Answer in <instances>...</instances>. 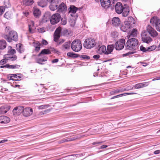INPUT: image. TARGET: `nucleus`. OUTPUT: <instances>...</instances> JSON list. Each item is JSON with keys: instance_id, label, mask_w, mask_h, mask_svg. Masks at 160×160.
Masks as SVG:
<instances>
[{"instance_id": "obj_50", "label": "nucleus", "mask_w": 160, "mask_h": 160, "mask_svg": "<svg viewBox=\"0 0 160 160\" xmlns=\"http://www.w3.org/2000/svg\"><path fill=\"white\" fill-rule=\"evenodd\" d=\"M49 107V105H43L39 106L38 108L39 109H45L48 108Z\"/></svg>"}, {"instance_id": "obj_57", "label": "nucleus", "mask_w": 160, "mask_h": 160, "mask_svg": "<svg viewBox=\"0 0 160 160\" xmlns=\"http://www.w3.org/2000/svg\"><path fill=\"white\" fill-rule=\"evenodd\" d=\"M100 57V56L98 54L94 55L93 57V58L95 59L99 58Z\"/></svg>"}, {"instance_id": "obj_41", "label": "nucleus", "mask_w": 160, "mask_h": 160, "mask_svg": "<svg viewBox=\"0 0 160 160\" xmlns=\"http://www.w3.org/2000/svg\"><path fill=\"white\" fill-rule=\"evenodd\" d=\"M49 17H48V15L47 14H45L44 16L43 17L42 19V22H47L49 20Z\"/></svg>"}, {"instance_id": "obj_11", "label": "nucleus", "mask_w": 160, "mask_h": 160, "mask_svg": "<svg viewBox=\"0 0 160 160\" xmlns=\"http://www.w3.org/2000/svg\"><path fill=\"white\" fill-rule=\"evenodd\" d=\"M124 8L121 2H117L115 6V10L116 12L118 14H121L123 12Z\"/></svg>"}, {"instance_id": "obj_27", "label": "nucleus", "mask_w": 160, "mask_h": 160, "mask_svg": "<svg viewBox=\"0 0 160 160\" xmlns=\"http://www.w3.org/2000/svg\"><path fill=\"white\" fill-rule=\"evenodd\" d=\"M114 48V46L112 44L108 45L106 50L105 54H108L111 53L113 50Z\"/></svg>"}, {"instance_id": "obj_12", "label": "nucleus", "mask_w": 160, "mask_h": 160, "mask_svg": "<svg viewBox=\"0 0 160 160\" xmlns=\"http://www.w3.org/2000/svg\"><path fill=\"white\" fill-rule=\"evenodd\" d=\"M23 107L21 106H18L15 107L13 109V113L14 115H19L23 111Z\"/></svg>"}, {"instance_id": "obj_54", "label": "nucleus", "mask_w": 160, "mask_h": 160, "mask_svg": "<svg viewBox=\"0 0 160 160\" xmlns=\"http://www.w3.org/2000/svg\"><path fill=\"white\" fill-rule=\"evenodd\" d=\"M38 31L40 33H42L45 31V29L44 28H42L38 29Z\"/></svg>"}, {"instance_id": "obj_18", "label": "nucleus", "mask_w": 160, "mask_h": 160, "mask_svg": "<svg viewBox=\"0 0 160 160\" xmlns=\"http://www.w3.org/2000/svg\"><path fill=\"white\" fill-rule=\"evenodd\" d=\"M112 24L115 26L118 27L120 25L121 21L120 19L118 17H114L112 20Z\"/></svg>"}, {"instance_id": "obj_10", "label": "nucleus", "mask_w": 160, "mask_h": 160, "mask_svg": "<svg viewBox=\"0 0 160 160\" xmlns=\"http://www.w3.org/2000/svg\"><path fill=\"white\" fill-rule=\"evenodd\" d=\"M32 112V109L30 108H26L24 109L23 108V115L25 117H28L31 116Z\"/></svg>"}, {"instance_id": "obj_26", "label": "nucleus", "mask_w": 160, "mask_h": 160, "mask_svg": "<svg viewBox=\"0 0 160 160\" xmlns=\"http://www.w3.org/2000/svg\"><path fill=\"white\" fill-rule=\"evenodd\" d=\"M78 8L74 6H71L69 8V13H71L70 15L73 16V14H75L77 11Z\"/></svg>"}, {"instance_id": "obj_55", "label": "nucleus", "mask_w": 160, "mask_h": 160, "mask_svg": "<svg viewBox=\"0 0 160 160\" xmlns=\"http://www.w3.org/2000/svg\"><path fill=\"white\" fill-rule=\"evenodd\" d=\"M9 12H6L4 15V17L5 18H6L8 19L9 18Z\"/></svg>"}, {"instance_id": "obj_9", "label": "nucleus", "mask_w": 160, "mask_h": 160, "mask_svg": "<svg viewBox=\"0 0 160 160\" xmlns=\"http://www.w3.org/2000/svg\"><path fill=\"white\" fill-rule=\"evenodd\" d=\"M147 30L151 36L153 38L156 37L158 35V33L156 31L149 25L147 27Z\"/></svg>"}, {"instance_id": "obj_36", "label": "nucleus", "mask_w": 160, "mask_h": 160, "mask_svg": "<svg viewBox=\"0 0 160 160\" xmlns=\"http://www.w3.org/2000/svg\"><path fill=\"white\" fill-rule=\"evenodd\" d=\"M38 5L41 7L43 8L47 6V3L45 0H41L38 2Z\"/></svg>"}, {"instance_id": "obj_5", "label": "nucleus", "mask_w": 160, "mask_h": 160, "mask_svg": "<svg viewBox=\"0 0 160 160\" xmlns=\"http://www.w3.org/2000/svg\"><path fill=\"white\" fill-rule=\"evenodd\" d=\"M150 22L153 26H155L158 31L160 32V19L154 17L151 19Z\"/></svg>"}, {"instance_id": "obj_39", "label": "nucleus", "mask_w": 160, "mask_h": 160, "mask_svg": "<svg viewBox=\"0 0 160 160\" xmlns=\"http://www.w3.org/2000/svg\"><path fill=\"white\" fill-rule=\"evenodd\" d=\"M137 30L136 29H133L132 30L131 32H130V33H129V34H130V35L129 36L128 38H129L130 36H132V37H135L136 36H137Z\"/></svg>"}, {"instance_id": "obj_35", "label": "nucleus", "mask_w": 160, "mask_h": 160, "mask_svg": "<svg viewBox=\"0 0 160 160\" xmlns=\"http://www.w3.org/2000/svg\"><path fill=\"white\" fill-rule=\"evenodd\" d=\"M23 4L26 6H30L34 3L33 0H23Z\"/></svg>"}, {"instance_id": "obj_46", "label": "nucleus", "mask_w": 160, "mask_h": 160, "mask_svg": "<svg viewBox=\"0 0 160 160\" xmlns=\"http://www.w3.org/2000/svg\"><path fill=\"white\" fill-rule=\"evenodd\" d=\"M5 8L4 6H0V16H1L5 12Z\"/></svg>"}, {"instance_id": "obj_53", "label": "nucleus", "mask_w": 160, "mask_h": 160, "mask_svg": "<svg viewBox=\"0 0 160 160\" xmlns=\"http://www.w3.org/2000/svg\"><path fill=\"white\" fill-rule=\"evenodd\" d=\"M50 111V110L49 109H47V110H44V112H40V113H39V115H43L45 113H47L49 112Z\"/></svg>"}, {"instance_id": "obj_15", "label": "nucleus", "mask_w": 160, "mask_h": 160, "mask_svg": "<svg viewBox=\"0 0 160 160\" xmlns=\"http://www.w3.org/2000/svg\"><path fill=\"white\" fill-rule=\"evenodd\" d=\"M100 2L102 7L105 9L109 8L111 5L110 0H100Z\"/></svg>"}, {"instance_id": "obj_16", "label": "nucleus", "mask_w": 160, "mask_h": 160, "mask_svg": "<svg viewBox=\"0 0 160 160\" xmlns=\"http://www.w3.org/2000/svg\"><path fill=\"white\" fill-rule=\"evenodd\" d=\"M10 108V106L7 105L1 107H0V114H3L6 113Z\"/></svg>"}, {"instance_id": "obj_14", "label": "nucleus", "mask_w": 160, "mask_h": 160, "mask_svg": "<svg viewBox=\"0 0 160 160\" xmlns=\"http://www.w3.org/2000/svg\"><path fill=\"white\" fill-rule=\"evenodd\" d=\"M38 57H40V58H37L36 62L37 63L40 64H44L43 62L47 61L48 59V57L44 55V54H42L41 56Z\"/></svg>"}, {"instance_id": "obj_61", "label": "nucleus", "mask_w": 160, "mask_h": 160, "mask_svg": "<svg viewBox=\"0 0 160 160\" xmlns=\"http://www.w3.org/2000/svg\"><path fill=\"white\" fill-rule=\"evenodd\" d=\"M23 13L26 16H27L29 14V13L27 11H25L23 12Z\"/></svg>"}, {"instance_id": "obj_60", "label": "nucleus", "mask_w": 160, "mask_h": 160, "mask_svg": "<svg viewBox=\"0 0 160 160\" xmlns=\"http://www.w3.org/2000/svg\"><path fill=\"white\" fill-rule=\"evenodd\" d=\"M58 61V59H55L52 60V62L53 63L57 62Z\"/></svg>"}, {"instance_id": "obj_51", "label": "nucleus", "mask_w": 160, "mask_h": 160, "mask_svg": "<svg viewBox=\"0 0 160 160\" xmlns=\"http://www.w3.org/2000/svg\"><path fill=\"white\" fill-rule=\"evenodd\" d=\"M67 22V19L66 18H62L61 19V23L62 25H65Z\"/></svg>"}, {"instance_id": "obj_56", "label": "nucleus", "mask_w": 160, "mask_h": 160, "mask_svg": "<svg viewBox=\"0 0 160 160\" xmlns=\"http://www.w3.org/2000/svg\"><path fill=\"white\" fill-rule=\"evenodd\" d=\"M48 43L45 40L43 39L42 41V44H41L46 45H47L48 44Z\"/></svg>"}, {"instance_id": "obj_13", "label": "nucleus", "mask_w": 160, "mask_h": 160, "mask_svg": "<svg viewBox=\"0 0 160 160\" xmlns=\"http://www.w3.org/2000/svg\"><path fill=\"white\" fill-rule=\"evenodd\" d=\"M67 8L66 5L62 2L58 7V12H59L64 13L67 11Z\"/></svg>"}, {"instance_id": "obj_45", "label": "nucleus", "mask_w": 160, "mask_h": 160, "mask_svg": "<svg viewBox=\"0 0 160 160\" xmlns=\"http://www.w3.org/2000/svg\"><path fill=\"white\" fill-rule=\"evenodd\" d=\"M8 48H10V50L8 51V53L11 54H13L16 53L15 50L12 49V47L11 46H9Z\"/></svg>"}, {"instance_id": "obj_64", "label": "nucleus", "mask_w": 160, "mask_h": 160, "mask_svg": "<svg viewBox=\"0 0 160 160\" xmlns=\"http://www.w3.org/2000/svg\"><path fill=\"white\" fill-rule=\"evenodd\" d=\"M65 41V40L64 39H62V40H61L59 42V44H62V43L63 42H64Z\"/></svg>"}, {"instance_id": "obj_47", "label": "nucleus", "mask_w": 160, "mask_h": 160, "mask_svg": "<svg viewBox=\"0 0 160 160\" xmlns=\"http://www.w3.org/2000/svg\"><path fill=\"white\" fill-rule=\"evenodd\" d=\"M156 48V46L153 45L147 48L148 51L150 52L155 50Z\"/></svg>"}, {"instance_id": "obj_32", "label": "nucleus", "mask_w": 160, "mask_h": 160, "mask_svg": "<svg viewBox=\"0 0 160 160\" xmlns=\"http://www.w3.org/2000/svg\"><path fill=\"white\" fill-rule=\"evenodd\" d=\"M7 43L4 40H2L0 41V49H3L6 48Z\"/></svg>"}, {"instance_id": "obj_29", "label": "nucleus", "mask_w": 160, "mask_h": 160, "mask_svg": "<svg viewBox=\"0 0 160 160\" xmlns=\"http://www.w3.org/2000/svg\"><path fill=\"white\" fill-rule=\"evenodd\" d=\"M33 46L35 48V51H38L40 50L41 47L42 45L39 42L37 41L33 43Z\"/></svg>"}, {"instance_id": "obj_48", "label": "nucleus", "mask_w": 160, "mask_h": 160, "mask_svg": "<svg viewBox=\"0 0 160 160\" xmlns=\"http://www.w3.org/2000/svg\"><path fill=\"white\" fill-rule=\"evenodd\" d=\"M8 61V58H5L3 59L0 61V65H3L6 63Z\"/></svg>"}, {"instance_id": "obj_3", "label": "nucleus", "mask_w": 160, "mask_h": 160, "mask_svg": "<svg viewBox=\"0 0 160 160\" xmlns=\"http://www.w3.org/2000/svg\"><path fill=\"white\" fill-rule=\"evenodd\" d=\"M72 49L75 52L80 51L82 48L81 42L79 39L74 40L71 44Z\"/></svg>"}, {"instance_id": "obj_44", "label": "nucleus", "mask_w": 160, "mask_h": 160, "mask_svg": "<svg viewBox=\"0 0 160 160\" xmlns=\"http://www.w3.org/2000/svg\"><path fill=\"white\" fill-rule=\"evenodd\" d=\"M18 75H22V74L21 73H17V74H11V76H10V79L12 80H13L17 81V80H14L13 79V78H17V76Z\"/></svg>"}, {"instance_id": "obj_6", "label": "nucleus", "mask_w": 160, "mask_h": 160, "mask_svg": "<svg viewBox=\"0 0 160 160\" xmlns=\"http://www.w3.org/2000/svg\"><path fill=\"white\" fill-rule=\"evenodd\" d=\"M141 37L142 41L144 42L149 43L152 40V38L145 31H143L141 33Z\"/></svg>"}, {"instance_id": "obj_38", "label": "nucleus", "mask_w": 160, "mask_h": 160, "mask_svg": "<svg viewBox=\"0 0 160 160\" xmlns=\"http://www.w3.org/2000/svg\"><path fill=\"white\" fill-rule=\"evenodd\" d=\"M129 12V9L127 8H124L123 12H122V15L124 17L127 16Z\"/></svg>"}, {"instance_id": "obj_52", "label": "nucleus", "mask_w": 160, "mask_h": 160, "mask_svg": "<svg viewBox=\"0 0 160 160\" xmlns=\"http://www.w3.org/2000/svg\"><path fill=\"white\" fill-rule=\"evenodd\" d=\"M140 49L141 51H142L143 52H145L148 51L147 50V48L143 47L142 45L140 46Z\"/></svg>"}, {"instance_id": "obj_58", "label": "nucleus", "mask_w": 160, "mask_h": 160, "mask_svg": "<svg viewBox=\"0 0 160 160\" xmlns=\"http://www.w3.org/2000/svg\"><path fill=\"white\" fill-rule=\"evenodd\" d=\"M14 67V68H19L20 67V66L18 65L15 64L13 65Z\"/></svg>"}, {"instance_id": "obj_49", "label": "nucleus", "mask_w": 160, "mask_h": 160, "mask_svg": "<svg viewBox=\"0 0 160 160\" xmlns=\"http://www.w3.org/2000/svg\"><path fill=\"white\" fill-rule=\"evenodd\" d=\"M79 57H80L81 58L84 60H88L90 59L89 56L86 55H79Z\"/></svg>"}, {"instance_id": "obj_62", "label": "nucleus", "mask_w": 160, "mask_h": 160, "mask_svg": "<svg viewBox=\"0 0 160 160\" xmlns=\"http://www.w3.org/2000/svg\"><path fill=\"white\" fill-rule=\"evenodd\" d=\"M107 147H108L107 145H102V146H101L100 147V148L101 149H103V148H107Z\"/></svg>"}, {"instance_id": "obj_31", "label": "nucleus", "mask_w": 160, "mask_h": 160, "mask_svg": "<svg viewBox=\"0 0 160 160\" xmlns=\"http://www.w3.org/2000/svg\"><path fill=\"white\" fill-rule=\"evenodd\" d=\"M16 48L17 51L20 53L23 52L24 50L22 48V44L18 43L16 45Z\"/></svg>"}, {"instance_id": "obj_21", "label": "nucleus", "mask_w": 160, "mask_h": 160, "mask_svg": "<svg viewBox=\"0 0 160 160\" xmlns=\"http://www.w3.org/2000/svg\"><path fill=\"white\" fill-rule=\"evenodd\" d=\"M33 13L34 16L36 18H38L41 14V12L40 10L35 7L33 8Z\"/></svg>"}, {"instance_id": "obj_33", "label": "nucleus", "mask_w": 160, "mask_h": 160, "mask_svg": "<svg viewBox=\"0 0 160 160\" xmlns=\"http://www.w3.org/2000/svg\"><path fill=\"white\" fill-rule=\"evenodd\" d=\"M71 45L70 41H68L66 42L62 45V48L63 49H68L70 48Z\"/></svg>"}, {"instance_id": "obj_59", "label": "nucleus", "mask_w": 160, "mask_h": 160, "mask_svg": "<svg viewBox=\"0 0 160 160\" xmlns=\"http://www.w3.org/2000/svg\"><path fill=\"white\" fill-rule=\"evenodd\" d=\"M154 153L155 154H157L160 153V150H158L155 151L154 152Z\"/></svg>"}, {"instance_id": "obj_20", "label": "nucleus", "mask_w": 160, "mask_h": 160, "mask_svg": "<svg viewBox=\"0 0 160 160\" xmlns=\"http://www.w3.org/2000/svg\"><path fill=\"white\" fill-rule=\"evenodd\" d=\"M10 121V119L5 116H0V123L5 124L8 123Z\"/></svg>"}, {"instance_id": "obj_30", "label": "nucleus", "mask_w": 160, "mask_h": 160, "mask_svg": "<svg viewBox=\"0 0 160 160\" xmlns=\"http://www.w3.org/2000/svg\"><path fill=\"white\" fill-rule=\"evenodd\" d=\"M106 50V47L104 45H102L98 49V52L100 54L104 53L105 54Z\"/></svg>"}, {"instance_id": "obj_8", "label": "nucleus", "mask_w": 160, "mask_h": 160, "mask_svg": "<svg viewBox=\"0 0 160 160\" xmlns=\"http://www.w3.org/2000/svg\"><path fill=\"white\" fill-rule=\"evenodd\" d=\"M125 43V39H121L115 43L114 45V48L117 50H122L124 48Z\"/></svg>"}, {"instance_id": "obj_4", "label": "nucleus", "mask_w": 160, "mask_h": 160, "mask_svg": "<svg viewBox=\"0 0 160 160\" xmlns=\"http://www.w3.org/2000/svg\"><path fill=\"white\" fill-rule=\"evenodd\" d=\"M96 43L95 40L93 38H90L85 40L83 46L85 48L91 49L95 46Z\"/></svg>"}, {"instance_id": "obj_42", "label": "nucleus", "mask_w": 160, "mask_h": 160, "mask_svg": "<svg viewBox=\"0 0 160 160\" xmlns=\"http://www.w3.org/2000/svg\"><path fill=\"white\" fill-rule=\"evenodd\" d=\"M79 137L77 136L75 137H72V138H65V140L66 141V142H70L72 141L75 140L78 138Z\"/></svg>"}, {"instance_id": "obj_24", "label": "nucleus", "mask_w": 160, "mask_h": 160, "mask_svg": "<svg viewBox=\"0 0 160 160\" xmlns=\"http://www.w3.org/2000/svg\"><path fill=\"white\" fill-rule=\"evenodd\" d=\"M125 90L124 89L122 88H118L116 89H114L111 91L110 94L111 95H114L117 93L123 92Z\"/></svg>"}, {"instance_id": "obj_63", "label": "nucleus", "mask_w": 160, "mask_h": 160, "mask_svg": "<svg viewBox=\"0 0 160 160\" xmlns=\"http://www.w3.org/2000/svg\"><path fill=\"white\" fill-rule=\"evenodd\" d=\"M160 80V77H156V78H153L152 80V81H155V80Z\"/></svg>"}, {"instance_id": "obj_19", "label": "nucleus", "mask_w": 160, "mask_h": 160, "mask_svg": "<svg viewBox=\"0 0 160 160\" xmlns=\"http://www.w3.org/2000/svg\"><path fill=\"white\" fill-rule=\"evenodd\" d=\"M135 24V21L134 18L132 17H128L127 22L126 23V25H127L128 26L129 28L130 27L134 26Z\"/></svg>"}, {"instance_id": "obj_34", "label": "nucleus", "mask_w": 160, "mask_h": 160, "mask_svg": "<svg viewBox=\"0 0 160 160\" xmlns=\"http://www.w3.org/2000/svg\"><path fill=\"white\" fill-rule=\"evenodd\" d=\"M4 58H8V60L11 61H14L16 60L17 58V57L16 55H14L13 56L11 57L8 54L5 55Z\"/></svg>"}, {"instance_id": "obj_28", "label": "nucleus", "mask_w": 160, "mask_h": 160, "mask_svg": "<svg viewBox=\"0 0 160 160\" xmlns=\"http://www.w3.org/2000/svg\"><path fill=\"white\" fill-rule=\"evenodd\" d=\"M51 53V51L50 50L47 49H44L42 50L38 54V56H40L42 54H48Z\"/></svg>"}, {"instance_id": "obj_37", "label": "nucleus", "mask_w": 160, "mask_h": 160, "mask_svg": "<svg viewBox=\"0 0 160 160\" xmlns=\"http://www.w3.org/2000/svg\"><path fill=\"white\" fill-rule=\"evenodd\" d=\"M67 55L70 57L72 58H75L78 57L79 55L77 54H76L74 52H68L67 53Z\"/></svg>"}, {"instance_id": "obj_25", "label": "nucleus", "mask_w": 160, "mask_h": 160, "mask_svg": "<svg viewBox=\"0 0 160 160\" xmlns=\"http://www.w3.org/2000/svg\"><path fill=\"white\" fill-rule=\"evenodd\" d=\"M29 31L30 32L33 33L35 32L36 28L34 26V22L32 21L30 24L28 25Z\"/></svg>"}, {"instance_id": "obj_40", "label": "nucleus", "mask_w": 160, "mask_h": 160, "mask_svg": "<svg viewBox=\"0 0 160 160\" xmlns=\"http://www.w3.org/2000/svg\"><path fill=\"white\" fill-rule=\"evenodd\" d=\"M137 94L135 92H130V93H124L122 94H121L119 95H117V97L118 98L120 97H122L123 96H125L126 95H131V94Z\"/></svg>"}, {"instance_id": "obj_2", "label": "nucleus", "mask_w": 160, "mask_h": 160, "mask_svg": "<svg viewBox=\"0 0 160 160\" xmlns=\"http://www.w3.org/2000/svg\"><path fill=\"white\" fill-rule=\"evenodd\" d=\"M138 43V41L136 38H132L129 39L126 43V48L127 49L129 50L135 49Z\"/></svg>"}, {"instance_id": "obj_23", "label": "nucleus", "mask_w": 160, "mask_h": 160, "mask_svg": "<svg viewBox=\"0 0 160 160\" xmlns=\"http://www.w3.org/2000/svg\"><path fill=\"white\" fill-rule=\"evenodd\" d=\"M56 2V1H54L52 2H50L51 4L49 6V8L51 11H54L58 9V5Z\"/></svg>"}, {"instance_id": "obj_17", "label": "nucleus", "mask_w": 160, "mask_h": 160, "mask_svg": "<svg viewBox=\"0 0 160 160\" xmlns=\"http://www.w3.org/2000/svg\"><path fill=\"white\" fill-rule=\"evenodd\" d=\"M61 30L60 29L58 28L56 29L54 33V41L57 42L58 39L60 37Z\"/></svg>"}, {"instance_id": "obj_43", "label": "nucleus", "mask_w": 160, "mask_h": 160, "mask_svg": "<svg viewBox=\"0 0 160 160\" xmlns=\"http://www.w3.org/2000/svg\"><path fill=\"white\" fill-rule=\"evenodd\" d=\"M128 28V26L127 25H125V26L122 25L120 28L121 30L124 32H126Z\"/></svg>"}, {"instance_id": "obj_7", "label": "nucleus", "mask_w": 160, "mask_h": 160, "mask_svg": "<svg viewBox=\"0 0 160 160\" xmlns=\"http://www.w3.org/2000/svg\"><path fill=\"white\" fill-rule=\"evenodd\" d=\"M61 19L60 15L59 13L53 14L51 16L50 19V22L52 24L54 25L58 23Z\"/></svg>"}, {"instance_id": "obj_22", "label": "nucleus", "mask_w": 160, "mask_h": 160, "mask_svg": "<svg viewBox=\"0 0 160 160\" xmlns=\"http://www.w3.org/2000/svg\"><path fill=\"white\" fill-rule=\"evenodd\" d=\"M149 84V82H143L142 83L137 84L135 85L134 87L136 89H139L148 86Z\"/></svg>"}, {"instance_id": "obj_1", "label": "nucleus", "mask_w": 160, "mask_h": 160, "mask_svg": "<svg viewBox=\"0 0 160 160\" xmlns=\"http://www.w3.org/2000/svg\"><path fill=\"white\" fill-rule=\"evenodd\" d=\"M3 37L9 42L12 41L17 42L18 40V34L16 31L13 30L10 31L8 34L4 35Z\"/></svg>"}]
</instances>
